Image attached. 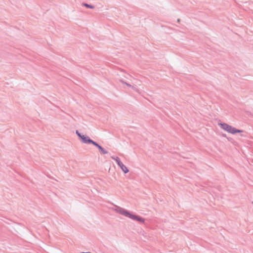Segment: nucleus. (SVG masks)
<instances>
[{"label": "nucleus", "instance_id": "7", "mask_svg": "<svg viewBox=\"0 0 253 253\" xmlns=\"http://www.w3.org/2000/svg\"><path fill=\"white\" fill-rule=\"evenodd\" d=\"M118 166L120 167V168L124 172V173H126L128 172L129 170L122 163L120 164V165Z\"/></svg>", "mask_w": 253, "mask_h": 253}, {"label": "nucleus", "instance_id": "15", "mask_svg": "<svg viewBox=\"0 0 253 253\" xmlns=\"http://www.w3.org/2000/svg\"><path fill=\"white\" fill-rule=\"evenodd\" d=\"M252 204H253V201L252 202Z\"/></svg>", "mask_w": 253, "mask_h": 253}, {"label": "nucleus", "instance_id": "14", "mask_svg": "<svg viewBox=\"0 0 253 253\" xmlns=\"http://www.w3.org/2000/svg\"><path fill=\"white\" fill-rule=\"evenodd\" d=\"M180 21V19H177V22H179Z\"/></svg>", "mask_w": 253, "mask_h": 253}, {"label": "nucleus", "instance_id": "11", "mask_svg": "<svg viewBox=\"0 0 253 253\" xmlns=\"http://www.w3.org/2000/svg\"><path fill=\"white\" fill-rule=\"evenodd\" d=\"M90 143L92 144L93 145L97 147L98 148L100 146V145H99L97 142L93 141L92 140H91V142H90Z\"/></svg>", "mask_w": 253, "mask_h": 253}, {"label": "nucleus", "instance_id": "6", "mask_svg": "<svg viewBox=\"0 0 253 253\" xmlns=\"http://www.w3.org/2000/svg\"><path fill=\"white\" fill-rule=\"evenodd\" d=\"M119 81L120 82H121L122 83L126 84L127 86L131 87L132 89H133L134 90L136 91V92H139V89L138 88H137L134 85H132L130 84H129L128 83H127L126 82L124 81H123L122 79L119 80Z\"/></svg>", "mask_w": 253, "mask_h": 253}, {"label": "nucleus", "instance_id": "2", "mask_svg": "<svg viewBox=\"0 0 253 253\" xmlns=\"http://www.w3.org/2000/svg\"><path fill=\"white\" fill-rule=\"evenodd\" d=\"M219 125L223 129L232 134L242 132V130L236 129L226 123H219Z\"/></svg>", "mask_w": 253, "mask_h": 253}, {"label": "nucleus", "instance_id": "13", "mask_svg": "<svg viewBox=\"0 0 253 253\" xmlns=\"http://www.w3.org/2000/svg\"><path fill=\"white\" fill-rule=\"evenodd\" d=\"M141 81H138V84L139 85H140V84H141Z\"/></svg>", "mask_w": 253, "mask_h": 253}, {"label": "nucleus", "instance_id": "8", "mask_svg": "<svg viewBox=\"0 0 253 253\" xmlns=\"http://www.w3.org/2000/svg\"><path fill=\"white\" fill-rule=\"evenodd\" d=\"M111 158L112 159L114 160L118 165H120L122 162L118 157L111 156Z\"/></svg>", "mask_w": 253, "mask_h": 253}, {"label": "nucleus", "instance_id": "3", "mask_svg": "<svg viewBox=\"0 0 253 253\" xmlns=\"http://www.w3.org/2000/svg\"><path fill=\"white\" fill-rule=\"evenodd\" d=\"M113 210L116 212L119 213L121 214L124 215L126 217L129 216L130 215V212L127 210L123 209L119 206L115 205L114 208H113Z\"/></svg>", "mask_w": 253, "mask_h": 253}, {"label": "nucleus", "instance_id": "5", "mask_svg": "<svg viewBox=\"0 0 253 253\" xmlns=\"http://www.w3.org/2000/svg\"><path fill=\"white\" fill-rule=\"evenodd\" d=\"M80 138L82 139V142L84 143L87 144L90 143V142H91L92 140L88 136L85 135H82Z\"/></svg>", "mask_w": 253, "mask_h": 253}, {"label": "nucleus", "instance_id": "1", "mask_svg": "<svg viewBox=\"0 0 253 253\" xmlns=\"http://www.w3.org/2000/svg\"><path fill=\"white\" fill-rule=\"evenodd\" d=\"M219 125L223 129L232 134L242 132V130L236 129L226 123H219Z\"/></svg>", "mask_w": 253, "mask_h": 253}, {"label": "nucleus", "instance_id": "10", "mask_svg": "<svg viewBox=\"0 0 253 253\" xmlns=\"http://www.w3.org/2000/svg\"><path fill=\"white\" fill-rule=\"evenodd\" d=\"M100 153L103 154H106L108 153V152L105 150L101 146L98 148Z\"/></svg>", "mask_w": 253, "mask_h": 253}, {"label": "nucleus", "instance_id": "9", "mask_svg": "<svg viewBox=\"0 0 253 253\" xmlns=\"http://www.w3.org/2000/svg\"><path fill=\"white\" fill-rule=\"evenodd\" d=\"M82 5L84 6H85L86 7V8H91V9H93L94 8V6L92 5H90V4H88L86 3H85V2H83L82 3Z\"/></svg>", "mask_w": 253, "mask_h": 253}, {"label": "nucleus", "instance_id": "4", "mask_svg": "<svg viewBox=\"0 0 253 253\" xmlns=\"http://www.w3.org/2000/svg\"><path fill=\"white\" fill-rule=\"evenodd\" d=\"M129 218L136 220L141 223H144L145 219L138 215L132 214L130 213V215L128 216Z\"/></svg>", "mask_w": 253, "mask_h": 253}, {"label": "nucleus", "instance_id": "12", "mask_svg": "<svg viewBox=\"0 0 253 253\" xmlns=\"http://www.w3.org/2000/svg\"><path fill=\"white\" fill-rule=\"evenodd\" d=\"M76 133L77 134V135L79 136V138L81 137V136L82 135V134L81 133H80L78 130H76Z\"/></svg>", "mask_w": 253, "mask_h": 253}]
</instances>
